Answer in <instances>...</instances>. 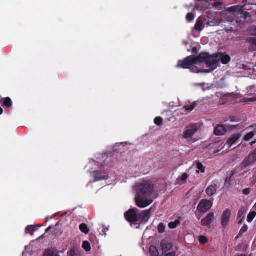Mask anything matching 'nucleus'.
Wrapping results in <instances>:
<instances>
[{
  "instance_id": "nucleus-44",
  "label": "nucleus",
  "mask_w": 256,
  "mask_h": 256,
  "mask_svg": "<svg viewBox=\"0 0 256 256\" xmlns=\"http://www.w3.org/2000/svg\"><path fill=\"white\" fill-rule=\"evenodd\" d=\"M198 48L196 47H194L192 48V52L193 54H196L198 52Z\"/></svg>"
},
{
  "instance_id": "nucleus-16",
  "label": "nucleus",
  "mask_w": 256,
  "mask_h": 256,
  "mask_svg": "<svg viewBox=\"0 0 256 256\" xmlns=\"http://www.w3.org/2000/svg\"><path fill=\"white\" fill-rule=\"evenodd\" d=\"M194 28L198 32L202 31L204 28L203 22L200 18L196 21Z\"/></svg>"
},
{
  "instance_id": "nucleus-30",
  "label": "nucleus",
  "mask_w": 256,
  "mask_h": 256,
  "mask_svg": "<svg viewBox=\"0 0 256 256\" xmlns=\"http://www.w3.org/2000/svg\"><path fill=\"white\" fill-rule=\"evenodd\" d=\"M55 252L54 250L51 249H47L45 250L44 254V256H54Z\"/></svg>"
},
{
  "instance_id": "nucleus-7",
  "label": "nucleus",
  "mask_w": 256,
  "mask_h": 256,
  "mask_svg": "<svg viewBox=\"0 0 256 256\" xmlns=\"http://www.w3.org/2000/svg\"><path fill=\"white\" fill-rule=\"evenodd\" d=\"M197 131L198 128L194 125L188 126L186 128V130L184 132L183 137L186 140L190 139L194 135Z\"/></svg>"
},
{
  "instance_id": "nucleus-11",
  "label": "nucleus",
  "mask_w": 256,
  "mask_h": 256,
  "mask_svg": "<svg viewBox=\"0 0 256 256\" xmlns=\"http://www.w3.org/2000/svg\"><path fill=\"white\" fill-rule=\"evenodd\" d=\"M226 132V128L222 125H218L214 130V134L216 136H222Z\"/></svg>"
},
{
  "instance_id": "nucleus-20",
  "label": "nucleus",
  "mask_w": 256,
  "mask_h": 256,
  "mask_svg": "<svg viewBox=\"0 0 256 256\" xmlns=\"http://www.w3.org/2000/svg\"><path fill=\"white\" fill-rule=\"evenodd\" d=\"M150 252L152 256H158L159 254V252L156 247L154 246L150 247Z\"/></svg>"
},
{
  "instance_id": "nucleus-23",
  "label": "nucleus",
  "mask_w": 256,
  "mask_h": 256,
  "mask_svg": "<svg viewBox=\"0 0 256 256\" xmlns=\"http://www.w3.org/2000/svg\"><path fill=\"white\" fill-rule=\"evenodd\" d=\"M180 224V221L178 220H175L174 222H170L168 224V227L171 229L176 228L178 224Z\"/></svg>"
},
{
  "instance_id": "nucleus-52",
  "label": "nucleus",
  "mask_w": 256,
  "mask_h": 256,
  "mask_svg": "<svg viewBox=\"0 0 256 256\" xmlns=\"http://www.w3.org/2000/svg\"><path fill=\"white\" fill-rule=\"evenodd\" d=\"M254 35L256 36V26L254 27Z\"/></svg>"
},
{
  "instance_id": "nucleus-45",
  "label": "nucleus",
  "mask_w": 256,
  "mask_h": 256,
  "mask_svg": "<svg viewBox=\"0 0 256 256\" xmlns=\"http://www.w3.org/2000/svg\"><path fill=\"white\" fill-rule=\"evenodd\" d=\"M217 144H214L210 145V146H211L212 148H216L217 146Z\"/></svg>"
},
{
  "instance_id": "nucleus-24",
  "label": "nucleus",
  "mask_w": 256,
  "mask_h": 256,
  "mask_svg": "<svg viewBox=\"0 0 256 256\" xmlns=\"http://www.w3.org/2000/svg\"><path fill=\"white\" fill-rule=\"evenodd\" d=\"M241 8L240 6H232L228 8V12H239Z\"/></svg>"
},
{
  "instance_id": "nucleus-36",
  "label": "nucleus",
  "mask_w": 256,
  "mask_h": 256,
  "mask_svg": "<svg viewBox=\"0 0 256 256\" xmlns=\"http://www.w3.org/2000/svg\"><path fill=\"white\" fill-rule=\"evenodd\" d=\"M200 242L202 244H205L208 242L207 238L204 236H200L199 238Z\"/></svg>"
},
{
  "instance_id": "nucleus-25",
  "label": "nucleus",
  "mask_w": 256,
  "mask_h": 256,
  "mask_svg": "<svg viewBox=\"0 0 256 256\" xmlns=\"http://www.w3.org/2000/svg\"><path fill=\"white\" fill-rule=\"evenodd\" d=\"M256 216V212H251L249 213L248 216L247 221L248 222H251Z\"/></svg>"
},
{
  "instance_id": "nucleus-38",
  "label": "nucleus",
  "mask_w": 256,
  "mask_h": 256,
  "mask_svg": "<svg viewBox=\"0 0 256 256\" xmlns=\"http://www.w3.org/2000/svg\"><path fill=\"white\" fill-rule=\"evenodd\" d=\"M188 177V174L186 173H184L181 176V180L184 182H186Z\"/></svg>"
},
{
  "instance_id": "nucleus-56",
  "label": "nucleus",
  "mask_w": 256,
  "mask_h": 256,
  "mask_svg": "<svg viewBox=\"0 0 256 256\" xmlns=\"http://www.w3.org/2000/svg\"><path fill=\"white\" fill-rule=\"evenodd\" d=\"M249 14V13H248V12H246L245 13V14Z\"/></svg>"
},
{
  "instance_id": "nucleus-33",
  "label": "nucleus",
  "mask_w": 256,
  "mask_h": 256,
  "mask_svg": "<svg viewBox=\"0 0 256 256\" xmlns=\"http://www.w3.org/2000/svg\"><path fill=\"white\" fill-rule=\"evenodd\" d=\"M196 106V104L193 103L190 105H187L184 106L186 110L188 111H192Z\"/></svg>"
},
{
  "instance_id": "nucleus-21",
  "label": "nucleus",
  "mask_w": 256,
  "mask_h": 256,
  "mask_svg": "<svg viewBox=\"0 0 256 256\" xmlns=\"http://www.w3.org/2000/svg\"><path fill=\"white\" fill-rule=\"evenodd\" d=\"M12 102L9 97H7L4 98V101L3 102V104L2 106H6L8 108H10L12 106Z\"/></svg>"
},
{
  "instance_id": "nucleus-50",
  "label": "nucleus",
  "mask_w": 256,
  "mask_h": 256,
  "mask_svg": "<svg viewBox=\"0 0 256 256\" xmlns=\"http://www.w3.org/2000/svg\"><path fill=\"white\" fill-rule=\"evenodd\" d=\"M207 25L208 26H213V24H212L210 23V22L208 20V22H207Z\"/></svg>"
},
{
  "instance_id": "nucleus-4",
  "label": "nucleus",
  "mask_w": 256,
  "mask_h": 256,
  "mask_svg": "<svg viewBox=\"0 0 256 256\" xmlns=\"http://www.w3.org/2000/svg\"><path fill=\"white\" fill-rule=\"evenodd\" d=\"M198 64V60L196 59V56H188L182 60H179L176 65V68L184 69H190L194 64Z\"/></svg>"
},
{
  "instance_id": "nucleus-12",
  "label": "nucleus",
  "mask_w": 256,
  "mask_h": 256,
  "mask_svg": "<svg viewBox=\"0 0 256 256\" xmlns=\"http://www.w3.org/2000/svg\"><path fill=\"white\" fill-rule=\"evenodd\" d=\"M216 185H211L208 186L206 190V192L208 196H212L216 193Z\"/></svg>"
},
{
  "instance_id": "nucleus-31",
  "label": "nucleus",
  "mask_w": 256,
  "mask_h": 256,
  "mask_svg": "<svg viewBox=\"0 0 256 256\" xmlns=\"http://www.w3.org/2000/svg\"><path fill=\"white\" fill-rule=\"evenodd\" d=\"M196 167L201 172L204 173L205 172L206 168L201 162H198L196 164Z\"/></svg>"
},
{
  "instance_id": "nucleus-43",
  "label": "nucleus",
  "mask_w": 256,
  "mask_h": 256,
  "mask_svg": "<svg viewBox=\"0 0 256 256\" xmlns=\"http://www.w3.org/2000/svg\"><path fill=\"white\" fill-rule=\"evenodd\" d=\"M222 4V3L220 2H214L212 6L214 7H217L218 6H220Z\"/></svg>"
},
{
  "instance_id": "nucleus-39",
  "label": "nucleus",
  "mask_w": 256,
  "mask_h": 256,
  "mask_svg": "<svg viewBox=\"0 0 256 256\" xmlns=\"http://www.w3.org/2000/svg\"><path fill=\"white\" fill-rule=\"evenodd\" d=\"M250 188H246L242 190V194L244 195H248L250 194Z\"/></svg>"
},
{
  "instance_id": "nucleus-19",
  "label": "nucleus",
  "mask_w": 256,
  "mask_h": 256,
  "mask_svg": "<svg viewBox=\"0 0 256 256\" xmlns=\"http://www.w3.org/2000/svg\"><path fill=\"white\" fill-rule=\"evenodd\" d=\"M37 230L36 226H28L26 228V234H32Z\"/></svg>"
},
{
  "instance_id": "nucleus-47",
  "label": "nucleus",
  "mask_w": 256,
  "mask_h": 256,
  "mask_svg": "<svg viewBox=\"0 0 256 256\" xmlns=\"http://www.w3.org/2000/svg\"><path fill=\"white\" fill-rule=\"evenodd\" d=\"M196 0L198 2L203 1V0ZM210 0H204V1H205L206 2H208V3H209Z\"/></svg>"
},
{
  "instance_id": "nucleus-6",
  "label": "nucleus",
  "mask_w": 256,
  "mask_h": 256,
  "mask_svg": "<svg viewBox=\"0 0 256 256\" xmlns=\"http://www.w3.org/2000/svg\"><path fill=\"white\" fill-rule=\"evenodd\" d=\"M212 206V203L208 200H202L200 201L197 210L202 213H206Z\"/></svg>"
},
{
  "instance_id": "nucleus-46",
  "label": "nucleus",
  "mask_w": 256,
  "mask_h": 256,
  "mask_svg": "<svg viewBox=\"0 0 256 256\" xmlns=\"http://www.w3.org/2000/svg\"><path fill=\"white\" fill-rule=\"evenodd\" d=\"M236 126H230L228 128H230V129H234L236 128Z\"/></svg>"
},
{
  "instance_id": "nucleus-1",
  "label": "nucleus",
  "mask_w": 256,
  "mask_h": 256,
  "mask_svg": "<svg viewBox=\"0 0 256 256\" xmlns=\"http://www.w3.org/2000/svg\"><path fill=\"white\" fill-rule=\"evenodd\" d=\"M154 190V185L150 181L144 182L137 186L136 202L138 207L144 208L152 202L153 200L150 197L153 194Z\"/></svg>"
},
{
  "instance_id": "nucleus-35",
  "label": "nucleus",
  "mask_w": 256,
  "mask_h": 256,
  "mask_svg": "<svg viewBox=\"0 0 256 256\" xmlns=\"http://www.w3.org/2000/svg\"><path fill=\"white\" fill-rule=\"evenodd\" d=\"M194 14L192 12H188L186 14V20L188 22L192 21V20H194Z\"/></svg>"
},
{
  "instance_id": "nucleus-22",
  "label": "nucleus",
  "mask_w": 256,
  "mask_h": 256,
  "mask_svg": "<svg viewBox=\"0 0 256 256\" xmlns=\"http://www.w3.org/2000/svg\"><path fill=\"white\" fill-rule=\"evenodd\" d=\"M82 247L86 252H89L91 250L90 244L88 241H84L83 242Z\"/></svg>"
},
{
  "instance_id": "nucleus-53",
  "label": "nucleus",
  "mask_w": 256,
  "mask_h": 256,
  "mask_svg": "<svg viewBox=\"0 0 256 256\" xmlns=\"http://www.w3.org/2000/svg\"><path fill=\"white\" fill-rule=\"evenodd\" d=\"M238 256H246L244 254H238Z\"/></svg>"
},
{
  "instance_id": "nucleus-34",
  "label": "nucleus",
  "mask_w": 256,
  "mask_h": 256,
  "mask_svg": "<svg viewBox=\"0 0 256 256\" xmlns=\"http://www.w3.org/2000/svg\"><path fill=\"white\" fill-rule=\"evenodd\" d=\"M163 122V119L161 117H156L154 118V124L157 126H160Z\"/></svg>"
},
{
  "instance_id": "nucleus-57",
  "label": "nucleus",
  "mask_w": 256,
  "mask_h": 256,
  "mask_svg": "<svg viewBox=\"0 0 256 256\" xmlns=\"http://www.w3.org/2000/svg\"><path fill=\"white\" fill-rule=\"evenodd\" d=\"M2 104V100H0V105L1 104Z\"/></svg>"
},
{
  "instance_id": "nucleus-17",
  "label": "nucleus",
  "mask_w": 256,
  "mask_h": 256,
  "mask_svg": "<svg viewBox=\"0 0 256 256\" xmlns=\"http://www.w3.org/2000/svg\"><path fill=\"white\" fill-rule=\"evenodd\" d=\"M220 60L222 64H226L230 62V58L228 54H220Z\"/></svg>"
},
{
  "instance_id": "nucleus-9",
  "label": "nucleus",
  "mask_w": 256,
  "mask_h": 256,
  "mask_svg": "<svg viewBox=\"0 0 256 256\" xmlns=\"http://www.w3.org/2000/svg\"><path fill=\"white\" fill-rule=\"evenodd\" d=\"M231 216V211L230 209H226L223 212L222 218V224L224 228H226L230 221Z\"/></svg>"
},
{
  "instance_id": "nucleus-13",
  "label": "nucleus",
  "mask_w": 256,
  "mask_h": 256,
  "mask_svg": "<svg viewBox=\"0 0 256 256\" xmlns=\"http://www.w3.org/2000/svg\"><path fill=\"white\" fill-rule=\"evenodd\" d=\"M94 182H98L102 180H107L108 176H102V172L97 170L94 172Z\"/></svg>"
},
{
  "instance_id": "nucleus-48",
  "label": "nucleus",
  "mask_w": 256,
  "mask_h": 256,
  "mask_svg": "<svg viewBox=\"0 0 256 256\" xmlns=\"http://www.w3.org/2000/svg\"><path fill=\"white\" fill-rule=\"evenodd\" d=\"M4 112L3 109L0 107V115H1Z\"/></svg>"
},
{
  "instance_id": "nucleus-37",
  "label": "nucleus",
  "mask_w": 256,
  "mask_h": 256,
  "mask_svg": "<svg viewBox=\"0 0 256 256\" xmlns=\"http://www.w3.org/2000/svg\"><path fill=\"white\" fill-rule=\"evenodd\" d=\"M247 230L248 226L246 224H244V226L240 229L239 234H242L244 232H246Z\"/></svg>"
},
{
  "instance_id": "nucleus-27",
  "label": "nucleus",
  "mask_w": 256,
  "mask_h": 256,
  "mask_svg": "<svg viewBox=\"0 0 256 256\" xmlns=\"http://www.w3.org/2000/svg\"><path fill=\"white\" fill-rule=\"evenodd\" d=\"M78 250L74 248L68 252V256H76L78 255Z\"/></svg>"
},
{
  "instance_id": "nucleus-58",
  "label": "nucleus",
  "mask_w": 256,
  "mask_h": 256,
  "mask_svg": "<svg viewBox=\"0 0 256 256\" xmlns=\"http://www.w3.org/2000/svg\"><path fill=\"white\" fill-rule=\"evenodd\" d=\"M255 130H256V128H255Z\"/></svg>"
},
{
  "instance_id": "nucleus-10",
  "label": "nucleus",
  "mask_w": 256,
  "mask_h": 256,
  "mask_svg": "<svg viewBox=\"0 0 256 256\" xmlns=\"http://www.w3.org/2000/svg\"><path fill=\"white\" fill-rule=\"evenodd\" d=\"M240 137L241 134L239 133L234 134L228 139L226 144L228 145V148H230L232 145L236 144Z\"/></svg>"
},
{
  "instance_id": "nucleus-15",
  "label": "nucleus",
  "mask_w": 256,
  "mask_h": 256,
  "mask_svg": "<svg viewBox=\"0 0 256 256\" xmlns=\"http://www.w3.org/2000/svg\"><path fill=\"white\" fill-rule=\"evenodd\" d=\"M161 246L162 250L164 252H166L171 250L172 248V244L170 242H162Z\"/></svg>"
},
{
  "instance_id": "nucleus-41",
  "label": "nucleus",
  "mask_w": 256,
  "mask_h": 256,
  "mask_svg": "<svg viewBox=\"0 0 256 256\" xmlns=\"http://www.w3.org/2000/svg\"><path fill=\"white\" fill-rule=\"evenodd\" d=\"M176 252H172L166 254L165 255V256H176Z\"/></svg>"
},
{
  "instance_id": "nucleus-32",
  "label": "nucleus",
  "mask_w": 256,
  "mask_h": 256,
  "mask_svg": "<svg viewBox=\"0 0 256 256\" xmlns=\"http://www.w3.org/2000/svg\"><path fill=\"white\" fill-rule=\"evenodd\" d=\"M243 101L246 103L255 102H256V96L254 95L251 98H244Z\"/></svg>"
},
{
  "instance_id": "nucleus-28",
  "label": "nucleus",
  "mask_w": 256,
  "mask_h": 256,
  "mask_svg": "<svg viewBox=\"0 0 256 256\" xmlns=\"http://www.w3.org/2000/svg\"><path fill=\"white\" fill-rule=\"evenodd\" d=\"M254 132H251L247 134L244 138V140L245 141H249L250 139H252L254 136Z\"/></svg>"
},
{
  "instance_id": "nucleus-18",
  "label": "nucleus",
  "mask_w": 256,
  "mask_h": 256,
  "mask_svg": "<svg viewBox=\"0 0 256 256\" xmlns=\"http://www.w3.org/2000/svg\"><path fill=\"white\" fill-rule=\"evenodd\" d=\"M80 230L85 234H88L89 233L90 230L89 229V228H88V226L85 224H80Z\"/></svg>"
},
{
  "instance_id": "nucleus-40",
  "label": "nucleus",
  "mask_w": 256,
  "mask_h": 256,
  "mask_svg": "<svg viewBox=\"0 0 256 256\" xmlns=\"http://www.w3.org/2000/svg\"><path fill=\"white\" fill-rule=\"evenodd\" d=\"M244 214V210L241 208L238 212V217H241Z\"/></svg>"
},
{
  "instance_id": "nucleus-3",
  "label": "nucleus",
  "mask_w": 256,
  "mask_h": 256,
  "mask_svg": "<svg viewBox=\"0 0 256 256\" xmlns=\"http://www.w3.org/2000/svg\"><path fill=\"white\" fill-rule=\"evenodd\" d=\"M218 55L215 54L210 55L206 52H202L196 56V59L198 60V64L204 62L206 66L209 69L204 70V72H210L216 70L218 66L219 60L218 59Z\"/></svg>"
},
{
  "instance_id": "nucleus-14",
  "label": "nucleus",
  "mask_w": 256,
  "mask_h": 256,
  "mask_svg": "<svg viewBox=\"0 0 256 256\" xmlns=\"http://www.w3.org/2000/svg\"><path fill=\"white\" fill-rule=\"evenodd\" d=\"M247 42L250 43V45L248 50L250 51L256 50V38H250L247 40Z\"/></svg>"
},
{
  "instance_id": "nucleus-42",
  "label": "nucleus",
  "mask_w": 256,
  "mask_h": 256,
  "mask_svg": "<svg viewBox=\"0 0 256 256\" xmlns=\"http://www.w3.org/2000/svg\"><path fill=\"white\" fill-rule=\"evenodd\" d=\"M229 120L230 122H235L236 118L234 116H230L229 117Z\"/></svg>"
},
{
  "instance_id": "nucleus-26",
  "label": "nucleus",
  "mask_w": 256,
  "mask_h": 256,
  "mask_svg": "<svg viewBox=\"0 0 256 256\" xmlns=\"http://www.w3.org/2000/svg\"><path fill=\"white\" fill-rule=\"evenodd\" d=\"M165 228H166V226L163 223L160 222L158 225V230L160 234L164 233V232Z\"/></svg>"
},
{
  "instance_id": "nucleus-2",
  "label": "nucleus",
  "mask_w": 256,
  "mask_h": 256,
  "mask_svg": "<svg viewBox=\"0 0 256 256\" xmlns=\"http://www.w3.org/2000/svg\"><path fill=\"white\" fill-rule=\"evenodd\" d=\"M152 213L151 209L141 211L136 208H130L126 212L124 216L132 227L138 228L140 224L149 220Z\"/></svg>"
},
{
  "instance_id": "nucleus-54",
  "label": "nucleus",
  "mask_w": 256,
  "mask_h": 256,
  "mask_svg": "<svg viewBox=\"0 0 256 256\" xmlns=\"http://www.w3.org/2000/svg\"><path fill=\"white\" fill-rule=\"evenodd\" d=\"M254 88V86H250V88L252 89V88Z\"/></svg>"
},
{
  "instance_id": "nucleus-5",
  "label": "nucleus",
  "mask_w": 256,
  "mask_h": 256,
  "mask_svg": "<svg viewBox=\"0 0 256 256\" xmlns=\"http://www.w3.org/2000/svg\"><path fill=\"white\" fill-rule=\"evenodd\" d=\"M256 162V148L254 149L252 152L243 160L241 164V166L246 168L250 166L251 164Z\"/></svg>"
},
{
  "instance_id": "nucleus-8",
  "label": "nucleus",
  "mask_w": 256,
  "mask_h": 256,
  "mask_svg": "<svg viewBox=\"0 0 256 256\" xmlns=\"http://www.w3.org/2000/svg\"><path fill=\"white\" fill-rule=\"evenodd\" d=\"M214 218V214L213 212L208 213L204 218L202 220V225L210 228Z\"/></svg>"
},
{
  "instance_id": "nucleus-51",
  "label": "nucleus",
  "mask_w": 256,
  "mask_h": 256,
  "mask_svg": "<svg viewBox=\"0 0 256 256\" xmlns=\"http://www.w3.org/2000/svg\"><path fill=\"white\" fill-rule=\"evenodd\" d=\"M256 142V140H254V141H252V142H251L250 143V144L252 146Z\"/></svg>"
},
{
  "instance_id": "nucleus-55",
  "label": "nucleus",
  "mask_w": 256,
  "mask_h": 256,
  "mask_svg": "<svg viewBox=\"0 0 256 256\" xmlns=\"http://www.w3.org/2000/svg\"><path fill=\"white\" fill-rule=\"evenodd\" d=\"M50 228V227H48V228H47V230H46V232L48 231V230Z\"/></svg>"
},
{
  "instance_id": "nucleus-49",
  "label": "nucleus",
  "mask_w": 256,
  "mask_h": 256,
  "mask_svg": "<svg viewBox=\"0 0 256 256\" xmlns=\"http://www.w3.org/2000/svg\"><path fill=\"white\" fill-rule=\"evenodd\" d=\"M220 150L219 149H217L216 150H214L213 152L214 154L218 152Z\"/></svg>"
},
{
  "instance_id": "nucleus-29",
  "label": "nucleus",
  "mask_w": 256,
  "mask_h": 256,
  "mask_svg": "<svg viewBox=\"0 0 256 256\" xmlns=\"http://www.w3.org/2000/svg\"><path fill=\"white\" fill-rule=\"evenodd\" d=\"M235 174V172L234 171L231 172L230 175L229 176H228L226 178L225 182L226 183L228 184H230V182H232V178Z\"/></svg>"
}]
</instances>
